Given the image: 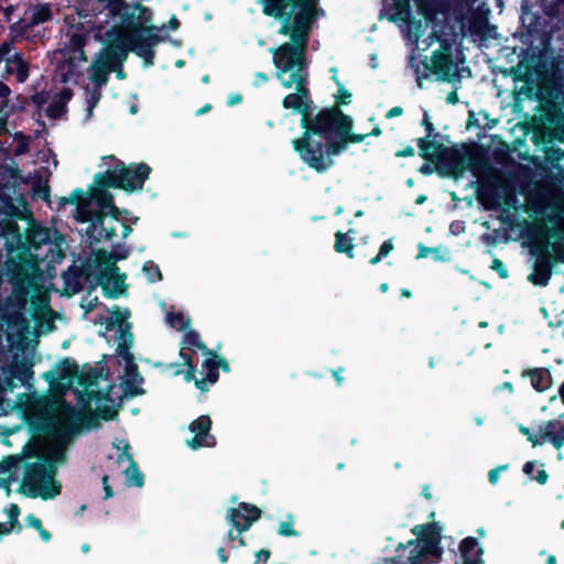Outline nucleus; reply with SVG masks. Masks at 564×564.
I'll return each mask as SVG.
<instances>
[{"mask_svg":"<svg viewBox=\"0 0 564 564\" xmlns=\"http://www.w3.org/2000/svg\"><path fill=\"white\" fill-rule=\"evenodd\" d=\"M20 463H21V457L19 455L6 456L0 462V471H2V473H10L13 469L18 468Z\"/></svg>","mask_w":564,"mask_h":564,"instance_id":"nucleus-50","label":"nucleus"},{"mask_svg":"<svg viewBox=\"0 0 564 564\" xmlns=\"http://www.w3.org/2000/svg\"><path fill=\"white\" fill-rule=\"evenodd\" d=\"M121 213H124V215H129V210L127 209H120L116 206L113 203L107 210H106V217L110 216L112 220L119 221V218L121 216Z\"/></svg>","mask_w":564,"mask_h":564,"instance_id":"nucleus-57","label":"nucleus"},{"mask_svg":"<svg viewBox=\"0 0 564 564\" xmlns=\"http://www.w3.org/2000/svg\"><path fill=\"white\" fill-rule=\"evenodd\" d=\"M392 249H393V245H392V242H391V241H384V242L381 245V247H380V251H379L378 256H377V257H375V258L371 260V262H372V263L378 262L382 257H386V256L390 252V250H392Z\"/></svg>","mask_w":564,"mask_h":564,"instance_id":"nucleus-62","label":"nucleus"},{"mask_svg":"<svg viewBox=\"0 0 564 564\" xmlns=\"http://www.w3.org/2000/svg\"><path fill=\"white\" fill-rule=\"evenodd\" d=\"M6 73L14 74L17 82L25 83L30 75V64L25 61L23 53L15 52L12 56L6 58Z\"/></svg>","mask_w":564,"mask_h":564,"instance_id":"nucleus-23","label":"nucleus"},{"mask_svg":"<svg viewBox=\"0 0 564 564\" xmlns=\"http://www.w3.org/2000/svg\"><path fill=\"white\" fill-rule=\"evenodd\" d=\"M88 194L90 195V198L98 205L99 208L97 210H102L106 213V210L115 203L113 196L109 192L108 187H100L93 183V185H90L88 188Z\"/></svg>","mask_w":564,"mask_h":564,"instance_id":"nucleus-28","label":"nucleus"},{"mask_svg":"<svg viewBox=\"0 0 564 564\" xmlns=\"http://www.w3.org/2000/svg\"><path fill=\"white\" fill-rule=\"evenodd\" d=\"M126 278L124 273L112 272L109 268H105L96 275V281L89 284V289L96 290L99 285L107 299H118L127 291Z\"/></svg>","mask_w":564,"mask_h":564,"instance_id":"nucleus-11","label":"nucleus"},{"mask_svg":"<svg viewBox=\"0 0 564 564\" xmlns=\"http://www.w3.org/2000/svg\"><path fill=\"white\" fill-rule=\"evenodd\" d=\"M9 282L13 288L20 289L30 285L32 275L28 271V267L23 265L20 261H12L8 268Z\"/></svg>","mask_w":564,"mask_h":564,"instance_id":"nucleus-26","label":"nucleus"},{"mask_svg":"<svg viewBox=\"0 0 564 564\" xmlns=\"http://www.w3.org/2000/svg\"><path fill=\"white\" fill-rule=\"evenodd\" d=\"M122 191L127 193L140 192L143 189L145 181L150 177L152 169L144 162L129 163L123 162Z\"/></svg>","mask_w":564,"mask_h":564,"instance_id":"nucleus-14","label":"nucleus"},{"mask_svg":"<svg viewBox=\"0 0 564 564\" xmlns=\"http://www.w3.org/2000/svg\"><path fill=\"white\" fill-rule=\"evenodd\" d=\"M166 319L171 327L176 328L177 330H185L189 327V319H185L182 312L167 313Z\"/></svg>","mask_w":564,"mask_h":564,"instance_id":"nucleus-46","label":"nucleus"},{"mask_svg":"<svg viewBox=\"0 0 564 564\" xmlns=\"http://www.w3.org/2000/svg\"><path fill=\"white\" fill-rule=\"evenodd\" d=\"M32 364L26 360L12 362L4 370V384L7 389L13 390L19 384H29L33 378Z\"/></svg>","mask_w":564,"mask_h":564,"instance_id":"nucleus-17","label":"nucleus"},{"mask_svg":"<svg viewBox=\"0 0 564 564\" xmlns=\"http://www.w3.org/2000/svg\"><path fill=\"white\" fill-rule=\"evenodd\" d=\"M52 238V229L43 227L37 223L30 224L25 230V243L28 249L39 251L43 246L48 245Z\"/></svg>","mask_w":564,"mask_h":564,"instance_id":"nucleus-21","label":"nucleus"},{"mask_svg":"<svg viewBox=\"0 0 564 564\" xmlns=\"http://www.w3.org/2000/svg\"><path fill=\"white\" fill-rule=\"evenodd\" d=\"M543 12L550 18H558L564 24V0H536Z\"/></svg>","mask_w":564,"mask_h":564,"instance_id":"nucleus-35","label":"nucleus"},{"mask_svg":"<svg viewBox=\"0 0 564 564\" xmlns=\"http://www.w3.org/2000/svg\"><path fill=\"white\" fill-rule=\"evenodd\" d=\"M99 378L100 371L97 368L89 366L85 372L78 371V376L76 379L79 386L87 388L96 384Z\"/></svg>","mask_w":564,"mask_h":564,"instance_id":"nucleus-41","label":"nucleus"},{"mask_svg":"<svg viewBox=\"0 0 564 564\" xmlns=\"http://www.w3.org/2000/svg\"><path fill=\"white\" fill-rule=\"evenodd\" d=\"M100 98H101L100 89H98L95 86V88L91 91L90 97L88 99V110L89 111H91L96 107V105L99 102Z\"/></svg>","mask_w":564,"mask_h":564,"instance_id":"nucleus-63","label":"nucleus"},{"mask_svg":"<svg viewBox=\"0 0 564 564\" xmlns=\"http://www.w3.org/2000/svg\"><path fill=\"white\" fill-rule=\"evenodd\" d=\"M130 254V249L123 243H117L113 246L112 251H106L100 249L96 253V263L98 267L104 265L109 268L112 272H118L117 261L126 260Z\"/></svg>","mask_w":564,"mask_h":564,"instance_id":"nucleus-19","label":"nucleus"},{"mask_svg":"<svg viewBox=\"0 0 564 564\" xmlns=\"http://www.w3.org/2000/svg\"><path fill=\"white\" fill-rule=\"evenodd\" d=\"M207 358L202 362V368L205 371V377L199 380H195V387L202 392L209 390V386L214 384L219 379V371L216 365V352L213 355H205Z\"/></svg>","mask_w":564,"mask_h":564,"instance_id":"nucleus-22","label":"nucleus"},{"mask_svg":"<svg viewBox=\"0 0 564 564\" xmlns=\"http://www.w3.org/2000/svg\"><path fill=\"white\" fill-rule=\"evenodd\" d=\"M123 171V161L116 160V163L105 172L95 174L94 183L100 187L122 189V178L126 175Z\"/></svg>","mask_w":564,"mask_h":564,"instance_id":"nucleus-18","label":"nucleus"},{"mask_svg":"<svg viewBox=\"0 0 564 564\" xmlns=\"http://www.w3.org/2000/svg\"><path fill=\"white\" fill-rule=\"evenodd\" d=\"M278 33L288 36L278 47L271 48L272 62L275 67V78L290 89L295 82L308 80L307 47L313 30L318 21L279 20Z\"/></svg>","mask_w":564,"mask_h":564,"instance_id":"nucleus-2","label":"nucleus"},{"mask_svg":"<svg viewBox=\"0 0 564 564\" xmlns=\"http://www.w3.org/2000/svg\"><path fill=\"white\" fill-rule=\"evenodd\" d=\"M88 40V35L83 31H74L69 35L67 48L69 51L84 48Z\"/></svg>","mask_w":564,"mask_h":564,"instance_id":"nucleus-43","label":"nucleus"},{"mask_svg":"<svg viewBox=\"0 0 564 564\" xmlns=\"http://www.w3.org/2000/svg\"><path fill=\"white\" fill-rule=\"evenodd\" d=\"M112 68L113 67L106 66L95 58L90 65L91 74L89 75V79L100 89L102 86L107 85Z\"/></svg>","mask_w":564,"mask_h":564,"instance_id":"nucleus-32","label":"nucleus"},{"mask_svg":"<svg viewBox=\"0 0 564 564\" xmlns=\"http://www.w3.org/2000/svg\"><path fill=\"white\" fill-rule=\"evenodd\" d=\"M107 2L108 0H77V14L84 19L97 17L105 11Z\"/></svg>","mask_w":564,"mask_h":564,"instance_id":"nucleus-30","label":"nucleus"},{"mask_svg":"<svg viewBox=\"0 0 564 564\" xmlns=\"http://www.w3.org/2000/svg\"><path fill=\"white\" fill-rule=\"evenodd\" d=\"M110 313H111L112 316L111 317H107L105 319V322H104L105 325H106V329L110 332L116 326H118L119 329H120L124 318L128 315V313L126 315H123L118 306H116L113 310H111Z\"/></svg>","mask_w":564,"mask_h":564,"instance_id":"nucleus-44","label":"nucleus"},{"mask_svg":"<svg viewBox=\"0 0 564 564\" xmlns=\"http://www.w3.org/2000/svg\"><path fill=\"white\" fill-rule=\"evenodd\" d=\"M350 232V229L347 232L337 230L335 232L334 243L335 251L339 253H346L348 258H352V238L348 237Z\"/></svg>","mask_w":564,"mask_h":564,"instance_id":"nucleus-36","label":"nucleus"},{"mask_svg":"<svg viewBox=\"0 0 564 564\" xmlns=\"http://www.w3.org/2000/svg\"><path fill=\"white\" fill-rule=\"evenodd\" d=\"M178 356L183 360L182 366L186 368V370L183 371L184 380L187 382L198 380L196 378V366L194 365L192 356L184 351H180Z\"/></svg>","mask_w":564,"mask_h":564,"instance_id":"nucleus-42","label":"nucleus"},{"mask_svg":"<svg viewBox=\"0 0 564 564\" xmlns=\"http://www.w3.org/2000/svg\"><path fill=\"white\" fill-rule=\"evenodd\" d=\"M308 84V80L295 82L293 84L295 93L286 95L282 100L283 108L292 109L301 113V119H304V116L308 119L312 113L311 106L313 100L311 98Z\"/></svg>","mask_w":564,"mask_h":564,"instance_id":"nucleus-13","label":"nucleus"},{"mask_svg":"<svg viewBox=\"0 0 564 564\" xmlns=\"http://www.w3.org/2000/svg\"><path fill=\"white\" fill-rule=\"evenodd\" d=\"M153 18V13L151 9L143 6L140 2L133 4L132 11H126L124 18L122 20V25L115 26L120 32L124 34H132L138 30V35L142 41H145L148 37H156L159 43L165 41L169 36H162L156 33L158 30H165V25L158 28L151 24Z\"/></svg>","mask_w":564,"mask_h":564,"instance_id":"nucleus-8","label":"nucleus"},{"mask_svg":"<svg viewBox=\"0 0 564 564\" xmlns=\"http://www.w3.org/2000/svg\"><path fill=\"white\" fill-rule=\"evenodd\" d=\"M56 473V466L39 457L36 462L26 464L19 491L30 498L54 499L62 491V485L55 479Z\"/></svg>","mask_w":564,"mask_h":564,"instance_id":"nucleus-5","label":"nucleus"},{"mask_svg":"<svg viewBox=\"0 0 564 564\" xmlns=\"http://www.w3.org/2000/svg\"><path fill=\"white\" fill-rule=\"evenodd\" d=\"M523 375L530 377L532 387L539 392L547 390L552 384V377L547 369L527 370Z\"/></svg>","mask_w":564,"mask_h":564,"instance_id":"nucleus-29","label":"nucleus"},{"mask_svg":"<svg viewBox=\"0 0 564 564\" xmlns=\"http://www.w3.org/2000/svg\"><path fill=\"white\" fill-rule=\"evenodd\" d=\"M551 278V268L545 259L536 260L533 272L529 275V280L536 285H546Z\"/></svg>","mask_w":564,"mask_h":564,"instance_id":"nucleus-33","label":"nucleus"},{"mask_svg":"<svg viewBox=\"0 0 564 564\" xmlns=\"http://www.w3.org/2000/svg\"><path fill=\"white\" fill-rule=\"evenodd\" d=\"M269 82V76L267 73L264 72H257L254 74V79H253V86L254 87H259L261 85H264Z\"/></svg>","mask_w":564,"mask_h":564,"instance_id":"nucleus-64","label":"nucleus"},{"mask_svg":"<svg viewBox=\"0 0 564 564\" xmlns=\"http://www.w3.org/2000/svg\"><path fill=\"white\" fill-rule=\"evenodd\" d=\"M93 291L94 290L88 288L87 295L80 301V307L86 314L93 312L98 305H100L98 296L90 297Z\"/></svg>","mask_w":564,"mask_h":564,"instance_id":"nucleus-51","label":"nucleus"},{"mask_svg":"<svg viewBox=\"0 0 564 564\" xmlns=\"http://www.w3.org/2000/svg\"><path fill=\"white\" fill-rule=\"evenodd\" d=\"M56 368H59V373L56 375L54 370L47 371L43 375L44 379L48 382H53L56 379H74L78 376V365L75 360L65 357L57 365Z\"/></svg>","mask_w":564,"mask_h":564,"instance_id":"nucleus-24","label":"nucleus"},{"mask_svg":"<svg viewBox=\"0 0 564 564\" xmlns=\"http://www.w3.org/2000/svg\"><path fill=\"white\" fill-rule=\"evenodd\" d=\"M65 242L64 235L54 229L52 230V238L47 245V250L43 256V260L53 263H59L65 258V252L62 249V245Z\"/></svg>","mask_w":564,"mask_h":564,"instance_id":"nucleus-25","label":"nucleus"},{"mask_svg":"<svg viewBox=\"0 0 564 564\" xmlns=\"http://www.w3.org/2000/svg\"><path fill=\"white\" fill-rule=\"evenodd\" d=\"M67 111L66 102L54 100L46 108V116L51 119H59Z\"/></svg>","mask_w":564,"mask_h":564,"instance_id":"nucleus-48","label":"nucleus"},{"mask_svg":"<svg viewBox=\"0 0 564 564\" xmlns=\"http://www.w3.org/2000/svg\"><path fill=\"white\" fill-rule=\"evenodd\" d=\"M132 34H124L113 26L109 42L96 56L100 63L106 66H123L129 52H133L143 59V65L150 67L154 65L155 52L154 47L159 44L156 37H148L141 42L138 30H133Z\"/></svg>","mask_w":564,"mask_h":564,"instance_id":"nucleus-4","label":"nucleus"},{"mask_svg":"<svg viewBox=\"0 0 564 564\" xmlns=\"http://www.w3.org/2000/svg\"><path fill=\"white\" fill-rule=\"evenodd\" d=\"M32 28L33 25H29V21L19 19L17 22L12 23L9 29L12 34V39L17 40L18 37H24Z\"/></svg>","mask_w":564,"mask_h":564,"instance_id":"nucleus-47","label":"nucleus"},{"mask_svg":"<svg viewBox=\"0 0 564 564\" xmlns=\"http://www.w3.org/2000/svg\"><path fill=\"white\" fill-rule=\"evenodd\" d=\"M23 265L28 267V271L32 274L33 271L39 269V264L41 261H44L43 258H40V254L32 256L31 253L28 257H20L19 260Z\"/></svg>","mask_w":564,"mask_h":564,"instance_id":"nucleus-54","label":"nucleus"},{"mask_svg":"<svg viewBox=\"0 0 564 564\" xmlns=\"http://www.w3.org/2000/svg\"><path fill=\"white\" fill-rule=\"evenodd\" d=\"M539 446L550 443L560 451L564 446V414L539 424Z\"/></svg>","mask_w":564,"mask_h":564,"instance_id":"nucleus-15","label":"nucleus"},{"mask_svg":"<svg viewBox=\"0 0 564 564\" xmlns=\"http://www.w3.org/2000/svg\"><path fill=\"white\" fill-rule=\"evenodd\" d=\"M17 137L21 138V140L17 145L15 154L20 155L26 153L29 151V138L22 133H17Z\"/></svg>","mask_w":564,"mask_h":564,"instance_id":"nucleus-59","label":"nucleus"},{"mask_svg":"<svg viewBox=\"0 0 564 564\" xmlns=\"http://www.w3.org/2000/svg\"><path fill=\"white\" fill-rule=\"evenodd\" d=\"M520 432L527 436L528 441L531 443L533 447L539 446V443H535V441H539V430L535 433H532L529 427L520 426Z\"/></svg>","mask_w":564,"mask_h":564,"instance_id":"nucleus-60","label":"nucleus"},{"mask_svg":"<svg viewBox=\"0 0 564 564\" xmlns=\"http://www.w3.org/2000/svg\"><path fill=\"white\" fill-rule=\"evenodd\" d=\"M416 536L415 542H409L411 546L408 562L409 564H425L431 557L440 553V528L436 524L416 525L412 529Z\"/></svg>","mask_w":564,"mask_h":564,"instance_id":"nucleus-7","label":"nucleus"},{"mask_svg":"<svg viewBox=\"0 0 564 564\" xmlns=\"http://www.w3.org/2000/svg\"><path fill=\"white\" fill-rule=\"evenodd\" d=\"M98 427V422L93 414H80L73 405L63 402L58 421H45L40 424L39 430L50 435L54 441L47 455H41L44 463L57 467L67 459L66 447L84 430Z\"/></svg>","mask_w":564,"mask_h":564,"instance_id":"nucleus-3","label":"nucleus"},{"mask_svg":"<svg viewBox=\"0 0 564 564\" xmlns=\"http://www.w3.org/2000/svg\"><path fill=\"white\" fill-rule=\"evenodd\" d=\"M330 72L334 73L332 79L338 87V93L335 95V104L332 107H338L340 109L341 106L350 104L351 93L346 89L344 84L337 78L336 69L334 67L330 69Z\"/></svg>","mask_w":564,"mask_h":564,"instance_id":"nucleus-38","label":"nucleus"},{"mask_svg":"<svg viewBox=\"0 0 564 564\" xmlns=\"http://www.w3.org/2000/svg\"><path fill=\"white\" fill-rule=\"evenodd\" d=\"M129 448V445H126V449ZM126 458L130 462L129 467L126 469L127 482L129 486L143 487L144 485V475L139 469L137 462L133 460L132 455L124 451Z\"/></svg>","mask_w":564,"mask_h":564,"instance_id":"nucleus-34","label":"nucleus"},{"mask_svg":"<svg viewBox=\"0 0 564 564\" xmlns=\"http://www.w3.org/2000/svg\"><path fill=\"white\" fill-rule=\"evenodd\" d=\"M294 520L292 514H288V520L279 525L278 533L282 536H299V532L293 529Z\"/></svg>","mask_w":564,"mask_h":564,"instance_id":"nucleus-49","label":"nucleus"},{"mask_svg":"<svg viewBox=\"0 0 564 564\" xmlns=\"http://www.w3.org/2000/svg\"><path fill=\"white\" fill-rule=\"evenodd\" d=\"M212 429V419L209 415H200L189 424V431L194 436L187 441V445L192 449L200 447H213L216 445V438L209 433Z\"/></svg>","mask_w":564,"mask_h":564,"instance_id":"nucleus-16","label":"nucleus"},{"mask_svg":"<svg viewBox=\"0 0 564 564\" xmlns=\"http://www.w3.org/2000/svg\"><path fill=\"white\" fill-rule=\"evenodd\" d=\"M20 513V507L15 503H11L10 508L8 509L9 523L17 528L18 533L22 530V524L19 521Z\"/></svg>","mask_w":564,"mask_h":564,"instance_id":"nucleus-53","label":"nucleus"},{"mask_svg":"<svg viewBox=\"0 0 564 564\" xmlns=\"http://www.w3.org/2000/svg\"><path fill=\"white\" fill-rule=\"evenodd\" d=\"M119 332L120 336L117 349L130 350L133 344V334L122 328H120Z\"/></svg>","mask_w":564,"mask_h":564,"instance_id":"nucleus-55","label":"nucleus"},{"mask_svg":"<svg viewBox=\"0 0 564 564\" xmlns=\"http://www.w3.org/2000/svg\"><path fill=\"white\" fill-rule=\"evenodd\" d=\"M106 213L87 208L86 205L78 207L77 220L80 223H88L87 236L95 242L101 239L111 240L117 236L116 227H105Z\"/></svg>","mask_w":564,"mask_h":564,"instance_id":"nucleus-10","label":"nucleus"},{"mask_svg":"<svg viewBox=\"0 0 564 564\" xmlns=\"http://www.w3.org/2000/svg\"><path fill=\"white\" fill-rule=\"evenodd\" d=\"M30 100L32 104L36 105L39 108H41L43 105H45L48 100V94L46 91H40L35 93L30 97Z\"/></svg>","mask_w":564,"mask_h":564,"instance_id":"nucleus-58","label":"nucleus"},{"mask_svg":"<svg viewBox=\"0 0 564 564\" xmlns=\"http://www.w3.org/2000/svg\"><path fill=\"white\" fill-rule=\"evenodd\" d=\"M194 348L200 350L203 355H213V350L200 340L199 334L194 329H188L183 337L180 351Z\"/></svg>","mask_w":564,"mask_h":564,"instance_id":"nucleus-31","label":"nucleus"},{"mask_svg":"<svg viewBox=\"0 0 564 564\" xmlns=\"http://www.w3.org/2000/svg\"><path fill=\"white\" fill-rule=\"evenodd\" d=\"M261 516L262 510L249 502H239L237 507L228 508L226 519L231 524V529L227 532V541H237L238 546H246L247 542L242 533L248 531Z\"/></svg>","mask_w":564,"mask_h":564,"instance_id":"nucleus-9","label":"nucleus"},{"mask_svg":"<svg viewBox=\"0 0 564 564\" xmlns=\"http://www.w3.org/2000/svg\"><path fill=\"white\" fill-rule=\"evenodd\" d=\"M67 203L69 205H77L79 207L82 205H87L88 199L86 197V193L82 188H76L67 197Z\"/></svg>","mask_w":564,"mask_h":564,"instance_id":"nucleus-52","label":"nucleus"},{"mask_svg":"<svg viewBox=\"0 0 564 564\" xmlns=\"http://www.w3.org/2000/svg\"><path fill=\"white\" fill-rule=\"evenodd\" d=\"M79 413L82 415L93 414L99 423V420H104L106 422L115 420L118 416V409L113 405H101L97 408L96 413L90 412V410Z\"/></svg>","mask_w":564,"mask_h":564,"instance_id":"nucleus-40","label":"nucleus"},{"mask_svg":"<svg viewBox=\"0 0 564 564\" xmlns=\"http://www.w3.org/2000/svg\"><path fill=\"white\" fill-rule=\"evenodd\" d=\"M53 18L52 10L47 3H41L35 6L31 19L29 20V25H37L41 23H45L51 21Z\"/></svg>","mask_w":564,"mask_h":564,"instance_id":"nucleus-37","label":"nucleus"},{"mask_svg":"<svg viewBox=\"0 0 564 564\" xmlns=\"http://www.w3.org/2000/svg\"><path fill=\"white\" fill-rule=\"evenodd\" d=\"M460 554L466 564H478L482 554L478 541L475 538H466L459 544Z\"/></svg>","mask_w":564,"mask_h":564,"instance_id":"nucleus-27","label":"nucleus"},{"mask_svg":"<svg viewBox=\"0 0 564 564\" xmlns=\"http://www.w3.org/2000/svg\"><path fill=\"white\" fill-rule=\"evenodd\" d=\"M72 55L68 58V66L70 69L78 67L79 63L87 62V56L84 48L70 51Z\"/></svg>","mask_w":564,"mask_h":564,"instance_id":"nucleus-56","label":"nucleus"},{"mask_svg":"<svg viewBox=\"0 0 564 564\" xmlns=\"http://www.w3.org/2000/svg\"><path fill=\"white\" fill-rule=\"evenodd\" d=\"M105 6V10L109 11L110 17L120 18V25H122L126 11H130L129 4L124 0H108Z\"/></svg>","mask_w":564,"mask_h":564,"instance_id":"nucleus-39","label":"nucleus"},{"mask_svg":"<svg viewBox=\"0 0 564 564\" xmlns=\"http://www.w3.org/2000/svg\"><path fill=\"white\" fill-rule=\"evenodd\" d=\"M302 137L292 145L303 162L317 172L325 171L329 156L339 154L352 142V118L338 107H325L301 119Z\"/></svg>","mask_w":564,"mask_h":564,"instance_id":"nucleus-1","label":"nucleus"},{"mask_svg":"<svg viewBox=\"0 0 564 564\" xmlns=\"http://www.w3.org/2000/svg\"><path fill=\"white\" fill-rule=\"evenodd\" d=\"M181 366H182V364H180V362H170V364L159 362V364H156V367H161L163 369L171 370L173 376H180L181 373H183Z\"/></svg>","mask_w":564,"mask_h":564,"instance_id":"nucleus-61","label":"nucleus"},{"mask_svg":"<svg viewBox=\"0 0 564 564\" xmlns=\"http://www.w3.org/2000/svg\"><path fill=\"white\" fill-rule=\"evenodd\" d=\"M262 13L275 20L318 21L325 17L321 0H258Z\"/></svg>","mask_w":564,"mask_h":564,"instance_id":"nucleus-6","label":"nucleus"},{"mask_svg":"<svg viewBox=\"0 0 564 564\" xmlns=\"http://www.w3.org/2000/svg\"><path fill=\"white\" fill-rule=\"evenodd\" d=\"M93 272L89 268L70 265L69 269L63 273V280L66 290L70 294H76L83 290L80 280L90 282Z\"/></svg>","mask_w":564,"mask_h":564,"instance_id":"nucleus-20","label":"nucleus"},{"mask_svg":"<svg viewBox=\"0 0 564 564\" xmlns=\"http://www.w3.org/2000/svg\"><path fill=\"white\" fill-rule=\"evenodd\" d=\"M142 270L145 273L149 282L151 283L161 281L163 279L159 265L154 263L152 260L145 261Z\"/></svg>","mask_w":564,"mask_h":564,"instance_id":"nucleus-45","label":"nucleus"},{"mask_svg":"<svg viewBox=\"0 0 564 564\" xmlns=\"http://www.w3.org/2000/svg\"><path fill=\"white\" fill-rule=\"evenodd\" d=\"M431 68L444 80H451L457 76L458 66L452 58V44L447 40H442L440 50L433 53Z\"/></svg>","mask_w":564,"mask_h":564,"instance_id":"nucleus-12","label":"nucleus"}]
</instances>
